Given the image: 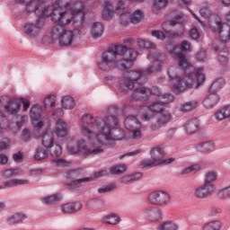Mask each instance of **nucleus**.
Here are the masks:
<instances>
[{"label": "nucleus", "instance_id": "obj_1", "mask_svg": "<svg viewBox=\"0 0 230 230\" xmlns=\"http://www.w3.org/2000/svg\"><path fill=\"white\" fill-rule=\"evenodd\" d=\"M118 106H111L108 109L109 116L105 119H94L91 114H84L82 118L81 134L90 140L96 139L99 145H112L114 141H121L125 137V131L118 128L119 120L116 114Z\"/></svg>", "mask_w": 230, "mask_h": 230}, {"label": "nucleus", "instance_id": "obj_2", "mask_svg": "<svg viewBox=\"0 0 230 230\" xmlns=\"http://www.w3.org/2000/svg\"><path fill=\"white\" fill-rule=\"evenodd\" d=\"M137 58V52L134 49H127L123 45H116L113 49L102 54L99 69L102 71H112L115 67L125 71L134 66V62Z\"/></svg>", "mask_w": 230, "mask_h": 230}, {"label": "nucleus", "instance_id": "obj_3", "mask_svg": "<svg viewBox=\"0 0 230 230\" xmlns=\"http://www.w3.org/2000/svg\"><path fill=\"white\" fill-rule=\"evenodd\" d=\"M183 71L185 76L182 78L176 87L180 91H186V89H193V85L197 84L196 87L200 85L202 82L206 80V75L203 73L202 68H198L192 66V70H186V68H181Z\"/></svg>", "mask_w": 230, "mask_h": 230}, {"label": "nucleus", "instance_id": "obj_4", "mask_svg": "<svg viewBox=\"0 0 230 230\" xmlns=\"http://www.w3.org/2000/svg\"><path fill=\"white\" fill-rule=\"evenodd\" d=\"M48 0H14L16 4H25V10L34 13L38 17H49L51 15V5L46 4Z\"/></svg>", "mask_w": 230, "mask_h": 230}, {"label": "nucleus", "instance_id": "obj_5", "mask_svg": "<svg viewBox=\"0 0 230 230\" xmlns=\"http://www.w3.org/2000/svg\"><path fill=\"white\" fill-rule=\"evenodd\" d=\"M165 49L170 55H172V58L178 62L180 69L193 71V66L190 63L188 57L181 51V47L179 45L169 43L165 46Z\"/></svg>", "mask_w": 230, "mask_h": 230}, {"label": "nucleus", "instance_id": "obj_6", "mask_svg": "<svg viewBox=\"0 0 230 230\" xmlns=\"http://www.w3.org/2000/svg\"><path fill=\"white\" fill-rule=\"evenodd\" d=\"M52 37L58 40V44L61 47L71 46L73 40L75 39V32L73 31L66 30V27L62 25H55L52 28Z\"/></svg>", "mask_w": 230, "mask_h": 230}, {"label": "nucleus", "instance_id": "obj_7", "mask_svg": "<svg viewBox=\"0 0 230 230\" xmlns=\"http://www.w3.org/2000/svg\"><path fill=\"white\" fill-rule=\"evenodd\" d=\"M171 21L164 22L162 24L164 31H165V33H172L170 27L178 26L179 30L176 31L173 35H176L177 37H179V35H182V33H184V25L182 24V17H184V15L179 11H173L171 13Z\"/></svg>", "mask_w": 230, "mask_h": 230}, {"label": "nucleus", "instance_id": "obj_8", "mask_svg": "<svg viewBox=\"0 0 230 230\" xmlns=\"http://www.w3.org/2000/svg\"><path fill=\"white\" fill-rule=\"evenodd\" d=\"M146 70H131L124 74L125 77L119 81L121 89H134L136 82L146 76Z\"/></svg>", "mask_w": 230, "mask_h": 230}, {"label": "nucleus", "instance_id": "obj_9", "mask_svg": "<svg viewBox=\"0 0 230 230\" xmlns=\"http://www.w3.org/2000/svg\"><path fill=\"white\" fill-rule=\"evenodd\" d=\"M209 28L219 35L221 42L227 44L230 40V25L223 23L219 19L210 21Z\"/></svg>", "mask_w": 230, "mask_h": 230}, {"label": "nucleus", "instance_id": "obj_10", "mask_svg": "<svg viewBox=\"0 0 230 230\" xmlns=\"http://www.w3.org/2000/svg\"><path fill=\"white\" fill-rule=\"evenodd\" d=\"M71 154H82L83 155H96L102 154L103 150L102 148L86 145L84 140H79L76 142L75 146L68 147Z\"/></svg>", "mask_w": 230, "mask_h": 230}, {"label": "nucleus", "instance_id": "obj_11", "mask_svg": "<svg viewBox=\"0 0 230 230\" xmlns=\"http://www.w3.org/2000/svg\"><path fill=\"white\" fill-rule=\"evenodd\" d=\"M50 15L55 22H58V24L56 26H63L64 28H66V26H67V24H69L73 19H75V16L71 12L60 11V9H53L52 6Z\"/></svg>", "mask_w": 230, "mask_h": 230}, {"label": "nucleus", "instance_id": "obj_12", "mask_svg": "<svg viewBox=\"0 0 230 230\" xmlns=\"http://www.w3.org/2000/svg\"><path fill=\"white\" fill-rule=\"evenodd\" d=\"M147 199L153 206H168L171 196L166 191L155 190L148 194Z\"/></svg>", "mask_w": 230, "mask_h": 230}, {"label": "nucleus", "instance_id": "obj_13", "mask_svg": "<svg viewBox=\"0 0 230 230\" xmlns=\"http://www.w3.org/2000/svg\"><path fill=\"white\" fill-rule=\"evenodd\" d=\"M142 217L147 222H159L163 220V210L158 207L148 206L142 209Z\"/></svg>", "mask_w": 230, "mask_h": 230}, {"label": "nucleus", "instance_id": "obj_14", "mask_svg": "<svg viewBox=\"0 0 230 230\" xmlns=\"http://www.w3.org/2000/svg\"><path fill=\"white\" fill-rule=\"evenodd\" d=\"M150 155L151 160L146 159L141 162L144 168H154L155 166H161V164H170L172 161H175L173 158L163 159L157 156V155L154 153V150L150 151Z\"/></svg>", "mask_w": 230, "mask_h": 230}, {"label": "nucleus", "instance_id": "obj_15", "mask_svg": "<svg viewBox=\"0 0 230 230\" xmlns=\"http://www.w3.org/2000/svg\"><path fill=\"white\" fill-rule=\"evenodd\" d=\"M215 190H217L215 184L203 183L202 185L194 189L193 197H195V199H199V200L209 199V197H212V195L215 193Z\"/></svg>", "mask_w": 230, "mask_h": 230}, {"label": "nucleus", "instance_id": "obj_16", "mask_svg": "<svg viewBox=\"0 0 230 230\" xmlns=\"http://www.w3.org/2000/svg\"><path fill=\"white\" fill-rule=\"evenodd\" d=\"M163 54L157 52H150L148 55V58L152 60L151 66L148 69L146 70V75H150L152 73H159V71H163V65L161 64V58Z\"/></svg>", "mask_w": 230, "mask_h": 230}, {"label": "nucleus", "instance_id": "obj_17", "mask_svg": "<svg viewBox=\"0 0 230 230\" xmlns=\"http://www.w3.org/2000/svg\"><path fill=\"white\" fill-rule=\"evenodd\" d=\"M42 26H44V19L38 18L36 20V23H27L24 26V31L26 35H29L30 37H39V34L40 33V30L42 29Z\"/></svg>", "mask_w": 230, "mask_h": 230}, {"label": "nucleus", "instance_id": "obj_18", "mask_svg": "<svg viewBox=\"0 0 230 230\" xmlns=\"http://www.w3.org/2000/svg\"><path fill=\"white\" fill-rule=\"evenodd\" d=\"M102 177H103L102 173H94L90 177L71 179V181L67 183V186H69V188L72 190H76V188H80L82 184L85 182H93V181H96V179H102Z\"/></svg>", "mask_w": 230, "mask_h": 230}, {"label": "nucleus", "instance_id": "obj_19", "mask_svg": "<svg viewBox=\"0 0 230 230\" xmlns=\"http://www.w3.org/2000/svg\"><path fill=\"white\" fill-rule=\"evenodd\" d=\"M30 116L33 119V125L38 130L44 127V121L39 120L42 116V108L40 105H34L31 108Z\"/></svg>", "mask_w": 230, "mask_h": 230}, {"label": "nucleus", "instance_id": "obj_20", "mask_svg": "<svg viewBox=\"0 0 230 230\" xmlns=\"http://www.w3.org/2000/svg\"><path fill=\"white\" fill-rule=\"evenodd\" d=\"M82 208V202L75 201L61 205L60 209L65 215H73V213H78Z\"/></svg>", "mask_w": 230, "mask_h": 230}, {"label": "nucleus", "instance_id": "obj_21", "mask_svg": "<svg viewBox=\"0 0 230 230\" xmlns=\"http://www.w3.org/2000/svg\"><path fill=\"white\" fill-rule=\"evenodd\" d=\"M169 121H172V114H170V112L167 111H164L158 117L156 123L152 124L151 128L152 130H159L163 125H166V123H169Z\"/></svg>", "mask_w": 230, "mask_h": 230}, {"label": "nucleus", "instance_id": "obj_22", "mask_svg": "<svg viewBox=\"0 0 230 230\" xmlns=\"http://www.w3.org/2000/svg\"><path fill=\"white\" fill-rule=\"evenodd\" d=\"M210 93L203 101V105L205 109H213L220 102V95L214 92H209Z\"/></svg>", "mask_w": 230, "mask_h": 230}, {"label": "nucleus", "instance_id": "obj_23", "mask_svg": "<svg viewBox=\"0 0 230 230\" xmlns=\"http://www.w3.org/2000/svg\"><path fill=\"white\" fill-rule=\"evenodd\" d=\"M4 110L9 114H17L21 110V101L19 99H11L8 103L4 106Z\"/></svg>", "mask_w": 230, "mask_h": 230}, {"label": "nucleus", "instance_id": "obj_24", "mask_svg": "<svg viewBox=\"0 0 230 230\" xmlns=\"http://www.w3.org/2000/svg\"><path fill=\"white\" fill-rule=\"evenodd\" d=\"M124 124L128 130L139 128V127H141V122H139L137 118H136L134 115L128 116L124 120Z\"/></svg>", "mask_w": 230, "mask_h": 230}, {"label": "nucleus", "instance_id": "obj_25", "mask_svg": "<svg viewBox=\"0 0 230 230\" xmlns=\"http://www.w3.org/2000/svg\"><path fill=\"white\" fill-rule=\"evenodd\" d=\"M132 98L133 100H143L144 102H146V100H148V93L146 87L142 86L135 89L132 93Z\"/></svg>", "mask_w": 230, "mask_h": 230}, {"label": "nucleus", "instance_id": "obj_26", "mask_svg": "<svg viewBox=\"0 0 230 230\" xmlns=\"http://www.w3.org/2000/svg\"><path fill=\"white\" fill-rule=\"evenodd\" d=\"M199 128L200 122L197 119H190L185 124V130L188 134H195Z\"/></svg>", "mask_w": 230, "mask_h": 230}, {"label": "nucleus", "instance_id": "obj_27", "mask_svg": "<svg viewBox=\"0 0 230 230\" xmlns=\"http://www.w3.org/2000/svg\"><path fill=\"white\" fill-rule=\"evenodd\" d=\"M56 134L58 137L67 136V124L62 119H58L56 124Z\"/></svg>", "mask_w": 230, "mask_h": 230}, {"label": "nucleus", "instance_id": "obj_28", "mask_svg": "<svg viewBox=\"0 0 230 230\" xmlns=\"http://www.w3.org/2000/svg\"><path fill=\"white\" fill-rule=\"evenodd\" d=\"M71 13L75 15H80V19L82 22H84V19L85 17V14H84L82 12H84V3L82 2H76L73 4V6L70 9Z\"/></svg>", "mask_w": 230, "mask_h": 230}, {"label": "nucleus", "instance_id": "obj_29", "mask_svg": "<svg viewBox=\"0 0 230 230\" xmlns=\"http://www.w3.org/2000/svg\"><path fill=\"white\" fill-rule=\"evenodd\" d=\"M167 75L171 81H172V87L173 89H177V91H181L180 88L177 87L179 85L180 82H182V79L181 77L177 76V74H175V68L171 67L167 71Z\"/></svg>", "mask_w": 230, "mask_h": 230}, {"label": "nucleus", "instance_id": "obj_30", "mask_svg": "<svg viewBox=\"0 0 230 230\" xmlns=\"http://www.w3.org/2000/svg\"><path fill=\"white\" fill-rule=\"evenodd\" d=\"M214 149H215V144H213V142H205V143H199L196 145V150L198 152H203L204 154L213 152Z\"/></svg>", "mask_w": 230, "mask_h": 230}, {"label": "nucleus", "instance_id": "obj_31", "mask_svg": "<svg viewBox=\"0 0 230 230\" xmlns=\"http://www.w3.org/2000/svg\"><path fill=\"white\" fill-rule=\"evenodd\" d=\"M91 35L93 39H100L103 35V24L102 22H94L92 26Z\"/></svg>", "mask_w": 230, "mask_h": 230}, {"label": "nucleus", "instance_id": "obj_32", "mask_svg": "<svg viewBox=\"0 0 230 230\" xmlns=\"http://www.w3.org/2000/svg\"><path fill=\"white\" fill-rule=\"evenodd\" d=\"M42 145L45 148H51L52 145H55V139L53 132L47 131L42 137Z\"/></svg>", "mask_w": 230, "mask_h": 230}, {"label": "nucleus", "instance_id": "obj_33", "mask_svg": "<svg viewBox=\"0 0 230 230\" xmlns=\"http://www.w3.org/2000/svg\"><path fill=\"white\" fill-rule=\"evenodd\" d=\"M141 177H143L142 173H132V174L127 173L120 177V182L122 184H127V183L132 182L134 181H139V179H141Z\"/></svg>", "mask_w": 230, "mask_h": 230}, {"label": "nucleus", "instance_id": "obj_34", "mask_svg": "<svg viewBox=\"0 0 230 230\" xmlns=\"http://www.w3.org/2000/svg\"><path fill=\"white\" fill-rule=\"evenodd\" d=\"M224 85H226V80L224 77H219L211 84L209 93H217L218 91H220V89H222V87H224Z\"/></svg>", "mask_w": 230, "mask_h": 230}, {"label": "nucleus", "instance_id": "obj_35", "mask_svg": "<svg viewBox=\"0 0 230 230\" xmlns=\"http://www.w3.org/2000/svg\"><path fill=\"white\" fill-rule=\"evenodd\" d=\"M60 200H61L60 195H58V194L47 196V197L41 199V202L43 204H45L46 206H51L53 204H58V202Z\"/></svg>", "mask_w": 230, "mask_h": 230}, {"label": "nucleus", "instance_id": "obj_36", "mask_svg": "<svg viewBox=\"0 0 230 230\" xmlns=\"http://www.w3.org/2000/svg\"><path fill=\"white\" fill-rule=\"evenodd\" d=\"M61 105L63 109L71 111V109H75L76 104L75 103V99L73 97L66 95L62 98Z\"/></svg>", "mask_w": 230, "mask_h": 230}, {"label": "nucleus", "instance_id": "obj_37", "mask_svg": "<svg viewBox=\"0 0 230 230\" xmlns=\"http://www.w3.org/2000/svg\"><path fill=\"white\" fill-rule=\"evenodd\" d=\"M27 217L22 213H15L11 217L7 218V222L10 226H13V224H19V222H22V220H26Z\"/></svg>", "mask_w": 230, "mask_h": 230}, {"label": "nucleus", "instance_id": "obj_38", "mask_svg": "<svg viewBox=\"0 0 230 230\" xmlns=\"http://www.w3.org/2000/svg\"><path fill=\"white\" fill-rule=\"evenodd\" d=\"M222 229V223L219 220L210 221L202 226V230H220Z\"/></svg>", "mask_w": 230, "mask_h": 230}, {"label": "nucleus", "instance_id": "obj_39", "mask_svg": "<svg viewBox=\"0 0 230 230\" xmlns=\"http://www.w3.org/2000/svg\"><path fill=\"white\" fill-rule=\"evenodd\" d=\"M216 119H218L219 121H222V119H226V118L230 117V106H226L225 108H222L215 114Z\"/></svg>", "mask_w": 230, "mask_h": 230}, {"label": "nucleus", "instance_id": "obj_40", "mask_svg": "<svg viewBox=\"0 0 230 230\" xmlns=\"http://www.w3.org/2000/svg\"><path fill=\"white\" fill-rule=\"evenodd\" d=\"M114 13V7L111 4H105L104 9L102 10V19L109 21Z\"/></svg>", "mask_w": 230, "mask_h": 230}, {"label": "nucleus", "instance_id": "obj_41", "mask_svg": "<svg viewBox=\"0 0 230 230\" xmlns=\"http://www.w3.org/2000/svg\"><path fill=\"white\" fill-rule=\"evenodd\" d=\"M71 6V0H56L52 10L64 11L65 8Z\"/></svg>", "mask_w": 230, "mask_h": 230}, {"label": "nucleus", "instance_id": "obj_42", "mask_svg": "<svg viewBox=\"0 0 230 230\" xmlns=\"http://www.w3.org/2000/svg\"><path fill=\"white\" fill-rule=\"evenodd\" d=\"M29 183H30L29 180L13 179L5 181L4 186H7L8 188H12L13 186H21V185L29 184Z\"/></svg>", "mask_w": 230, "mask_h": 230}, {"label": "nucleus", "instance_id": "obj_43", "mask_svg": "<svg viewBox=\"0 0 230 230\" xmlns=\"http://www.w3.org/2000/svg\"><path fill=\"white\" fill-rule=\"evenodd\" d=\"M157 230H177L179 229V226L177 224L172 222V221H166L162 223L156 227Z\"/></svg>", "mask_w": 230, "mask_h": 230}, {"label": "nucleus", "instance_id": "obj_44", "mask_svg": "<svg viewBox=\"0 0 230 230\" xmlns=\"http://www.w3.org/2000/svg\"><path fill=\"white\" fill-rule=\"evenodd\" d=\"M102 220L104 224H110L111 226L119 224V217L116 216V214L108 215L104 217Z\"/></svg>", "mask_w": 230, "mask_h": 230}, {"label": "nucleus", "instance_id": "obj_45", "mask_svg": "<svg viewBox=\"0 0 230 230\" xmlns=\"http://www.w3.org/2000/svg\"><path fill=\"white\" fill-rule=\"evenodd\" d=\"M198 104L199 102H197V101L187 102L183 105H181V112H190V111L197 109Z\"/></svg>", "mask_w": 230, "mask_h": 230}, {"label": "nucleus", "instance_id": "obj_46", "mask_svg": "<svg viewBox=\"0 0 230 230\" xmlns=\"http://www.w3.org/2000/svg\"><path fill=\"white\" fill-rule=\"evenodd\" d=\"M130 22H132V24H137L141 22V20L143 17H145L141 10L135 11L133 14H130Z\"/></svg>", "mask_w": 230, "mask_h": 230}, {"label": "nucleus", "instance_id": "obj_47", "mask_svg": "<svg viewBox=\"0 0 230 230\" xmlns=\"http://www.w3.org/2000/svg\"><path fill=\"white\" fill-rule=\"evenodd\" d=\"M217 197L221 200H227V199H230V185L219 190Z\"/></svg>", "mask_w": 230, "mask_h": 230}, {"label": "nucleus", "instance_id": "obj_48", "mask_svg": "<svg viewBox=\"0 0 230 230\" xmlns=\"http://www.w3.org/2000/svg\"><path fill=\"white\" fill-rule=\"evenodd\" d=\"M34 157L37 159V161H42V159H46L48 157V151L42 147H38L36 149Z\"/></svg>", "mask_w": 230, "mask_h": 230}, {"label": "nucleus", "instance_id": "obj_49", "mask_svg": "<svg viewBox=\"0 0 230 230\" xmlns=\"http://www.w3.org/2000/svg\"><path fill=\"white\" fill-rule=\"evenodd\" d=\"M149 111L151 112H164V105L157 101V102H153L150 106H148Z\"/></svg>", "mask_w": 230, "mask_h": 230}, {"label": "nucleus", "instance_id": "obj_50", "mask_svg": "<svg viewBox=\"0 0 230 230\" xmlns=\"http://www.w3.org/2000/svg\"><path fill=\"white\" fill-rule=\"evenodd\" d=\"M49 148H50V155L52 157H60V155H62V146H60V145L54 144Z\"/></svg>", "mask_w": 230, "mask_h": 230}, {"label": "nucleus", "instance_id": "obj_51", "mask_svg": "<svg viewBox=\"0 0 230 230\" xmlns=\"http://www.w3.org/2000/svg\"><path fill=\"white\" fill-rule=\"evenodd\" d=\"M158 102L164 105L172 103V102H173V95L171 93L161 94L158 98Z\"/></svg>", "mask_w": 230, "mask_h": 230}, {"label": "nucleus", "instance_id": "obj_52", "mask_svg": "<svg viewBox=\"0 0 230 230\" xmlns=\"http://www.w3.org/2000/svg\"><path fill=\"white\" fill-rule=\"evenodd\" d=\"M51 163L53 164H55V166H58L60 168H66L67 166L71 165V163L67 162L66 160L63 159V158H58V159H53L51 161Z\"/></svg>", "mask_w": 230, "mask_h": 230}, {"label": "nucleus", "instance_id": "obj_53", "mask_svg": "<svg viewBox=\"0 0 230 230\" xmlns=\"http://www.w3.org/2000/svg\"><path fill=\"white\" fill-rule=\"evenodd\" d=\"M218 179V175L217 173H206L204 175V184H213Z\"/></svg>", "mask_w": 230, "mask_h": 230}, {"label": "nucleus", "instance_id": "obj_54", "mask_svg": "<svg viewBox=\"0 0 230 230\" xmlns=\"http://www.w3.org/2000/svg\"><path fill=\"white\" fill-rule=\"evenodd\" d=\"M112 190H116V183H110L108 185H104L98 189V193H109L112 191Z\"/></svg>", "mask_w": 230, "mask_h": 230}, {"label": "nucleus", "instance_id": "obj_55", "mask_svg": "<svg viewBox=\"0 0 230 230\" xmlns=\"http://www.w3.org/2000/svg\"><path fill=\"white\" fill-rule=\"evenodd\" d=\"M55 103H57L55 95H49L44 100V105H45L46 109H51V107L55 106Z\"/></svg>", "mask_w": 230, "mask_h": 230}, {"label": "nucleus", "instance_id": "obj_56", "mask_svg": "<svg viewBox=\"0 0 230 230\" xmlns=\"http://www.w3.org/2000/svg\"><path fill=\"white\" fill-rule=\"evenodd\" d=\"M147 91V97L148 96H156L157 100H159L160 96H161V89H159V87L157 86H153L152 88H146Z\"/></svg>", "mask_w": 230, "mask_h": 230}, {"label": "nucleus", "instance_id": "obj_57", "mask_svg": "<svg viewBox=\"0 0 230 230\" xmlns=\"http://www.w3.org/2000/svg\"><path fill=\"white\" fill-rule=\"evenodd\" d=\"M111 172L112 173H125V172H127V165L123 164H119L111 167Z\"/></svg>", "mask_w": 230, "mask_h": 230}, {"label": "nucleus", "instance_id": "obj_58", "mask_svg": "<svg viewBox=\"0 0 230 230\" xmlns=\"http://www.w3.org/2000/svg\"><path fill=\"white\" fill-rule=\"evenodd\" d=\"M200 170H202V166H200L199 164H196L185 168L183 173H197L198 172H200Z\"/></svg>", "mask_w": 230, "mask_h": 230}, {"label": "nucleus", "instance_id": "obj_59", "mask_svg": "<svg viewBox=\"0 0 230 230\" xmlns=\"http://www.w3.org/2000/svg\"><path fill=\"white\" fill-rule=\"evenodd\" d=\"M129 137L131 139H141L143 137V133L139 129V128L130 129Z\"/></svg>", "mask_w": 230, "mask_h": 230}, {"label": "nucleus", "instance_id": "obj_60", "mask_svg": "<svg viewBox=\"0 0 230 230\" xmlns=\"http://www.w3.org/2000/svg\"><path fill=\"white\" fill-rule=\"evenodd\" d=\"M102 208V201L101 199H94L88 202V208L89 209H100Z\"/></svg>", "mask_w": 230, "mask_h": 230}, {"label": "nucleus", "instance_id": "obj_61", "mask_svg": "<svg viewBox=\"0 0 230 230\" xmlns=\"http://www.w3.org/2000/svg\"><path fill=\"white\" fill-rule=\"evenodd\" d=\"M138 44L139 46L146 48V49H155V44H154L152 41L140 40H138Z\"/></svg>", "mask_w": 230, "mask_h": 230}, {"label": "nucleus", "instance_id": "obj_62", "mask_svg": "<svg viewBox=\"0 0 230 230\" xmlns=\"http://www.w3.org/2000/svg\"><path fill=\"white\" fill-rule=\"evenodd\" d=\"M168 4V0H154L153 6L156 10H161V8H164Z\"/></svg>", "mask_w": 230, "mask_h": 230}, {"label": "nucleus", "instance_id": "obj_63", "mask_svg": "<svg viewBox=\"0 0 230 230\" xmlns=\"http://www.w3.org/2000/svg\"><path fill=\"white\" fill-rule=\"evenodd\" d=\"M130 15H131L130 13H127V12L121 13L119 16L121 24H123L124 26L126 24H128V22H130V17H131Z\"/></svg>", "mask_w": 230, "mask_h": 230}, {"label": "nucleus", "instance_id": "obj_64", "mask_svg": "<svg viewBox=\"0 0 230 230\" xmlns=\"http://www.w3.org/2000/svg\"><path fill=\"white\" fill-rule=\"evenodd\" d=\"M8 148H10V139L4 138L0 141V152H3V150H8Z\"/></svg>", "mask_w": 230, "mask_h": 230}]
</instances>
